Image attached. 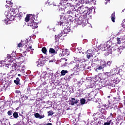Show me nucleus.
Here are the masks:
<instances>
[{"mask_svg": "<svg viewBox=\"0 0 125 125\" xmlns=\"http://www.w3.org/2000/svg\"><path fill=\"white\" fill-rule=\"evenodd\" d=\"M125 8L122 10V12H125Z\"/></svg>", "mask_w": 125, "mask_h": 125, "instance_id": "53", "label": "nucleus"}, {"mask_svg": "<svg viewBox=\"0 0 125 125\" xmlns=\"http://www.w3.org/2000/svg\"><path fill=\"white\" fill-rule=\"evenodd\" d=\"M63 34H64V33L62 31L59 34H58V37H62V36H63Z\"/></svg>", "mask_w": 125, "mask_h": 125, "instance_id": "40", "label": "nucleus"}, {"mask_svg": "<svg viewBox=\"0 0 125 125\" xmlns=\"http://www.w3.org/2000/svg\"><path fill=\"white\" fill-rule=\"evenodd\" d=\"M13 64H6V67L7 68H10V69H14L15 71H21L20 70V69L21 67H22V66H21V64H22V62H21L18 61L16 62V63L13 62Z\"/></svg>", "mask_w": 125, "mask_h": 125, "instance_id": "2", "label": "nucleus"}, {"mask_svg": "<svg viewBox=\"0 0 125 125\" xmlns=\"http://www.w3.org/2000/svg\"><path fill=\"white\" fill-rule=\"evenodd\" d=\"M15 18V16L13 15H11L8 18V20L9 21H13Z\"/></svg>", "mask_w": 125, "mask_h": 125, "instance_id": "22", "label": "nucleus"}, {"mask_svg": "<svg viewBox=\"0 0 125 125\" xmlns=\"http://www.w3.org/2000/svg\"><path fill=\"white\" fill-rule=\"evenodd\" d=\"M28 25L30 26L32 29H37V28H38V23L35 22L34 20H31L28 23Z\"/></svg>", "mask_w": 125, "mask_h": 125, "instance_id": "8", "label": "nucleus"}, {"mask_svg": "<svg viewBox=\"0 0 125 125\" xmlns=\"http://www.w3.org/2000/svg\"><path fill=\"white\" fill-rule=\"evenodd\" d=\"M62 54H65V55H69V51L68 49H65L62 50Z\"/></svg>", "mask_w": 125, "mask_h": 125, "instance_id": "20", "label": "nucleus"}, {"mask_svg": "<svg viewBox=\"0 0 125 125\" xmlns=\"http://www.w3.org/2000/svg\"><path fill=\"white\" fill-rule=\"evenodd\" d=\"M82 17L83 18V19H85V18H86V17H87V15H88V11H87V12H86V13L85 12H84L83 13H82Z\"/></svg>", "mask_w": 125, "mask_h": 125, "instance_id": "18", "label": "nucleus"}, {"mask_svg": "<svg viewBox=\"0 0 125 125\" xmlns=\"http://www.w3.org/2000/svg\"><path fill=\"white\" fill-rule=\"evenodd\" d=\"M80 103L82 105H83L85 103V100L84 99H82L80 100Z\"/></svg>", "mask_w": 125, "mask_h": 125, "instance_id": "27", "label": "nucleus"}, {"mask_svg": "<svg viewBox=\"0 0 125 125\" xmlns=\"http://www.w3.org/2000/svg\"><path fill=\"white\" fill-rule=\"evenodd\" d=\"M6 25H8V24H9V23H8V21H7V22H6Z\"/></svg>", "mask_w": 125, "mask_h": 125, "instance_id": "54", "label": "nucleus"}, {"mask_svg": "<svg viewBox=\"0 0 125 125\" xmlns=\"http://www.w3.org/2000/svg\"><path fill=\"white\" fill-rule=\"evenodd\" d=\"M107 1H110V0H107Z\"/></svg>", "mask_w": 125, "mask_h": 125, "instance_id": "57", "label": "nucleus"}, {"mask_svg": "<svg viewBox=\"0 0 125 125\" xmlns=\"http://www.w3.org/2000/svg\"><path fill=\"white\" fill-rule=\"evenodd\" d=\"M58 50H59L58 47L55 48V49L50 48L49 52L51 54H57V51H58Z\"/></svg>", "mask_w": 125, "mask_h": 125, "instance_id": "9", "label": "nucleus"}, {"mask_svg": "<svg viewBox=\"0 0 125 125\" xmlns=\"http://www.w3.org/2000/svg\"><path fill=\"white\" fill-rule=\"evenodd\" d=\"M79 101H80V100H76L75 98H72L71 100L69 101V104L72 106H74L75 104H78Z\"/></svg>", "mask_w": 125, "mask_h": 125, "instance_id": "10", "label": "nucleus"}, {"mask_svg": "<svg viewBox=\"0 0 125 125\" xmlns=\"http://www.w3.org/2000/svg\"><path fill=\"white\" fill-rule=\"evenodd\" d=\"M47 2L49 4V5H51L52 4H53V0H48Z\"/></svg>", "mask_w": 125, "mask_h": 125, "instance_id": "30", "label": "nucleus"}, {"mask_svg": "<svg viewBox=\"0 0 125 125\" xmlns=\"http://www.w3.org/2000/svg\"><path fill=\"white\" fill-rule=\"evenodd\" d=\"M60 57H61L62 56V54L60 53L59 54Z\"/></svg>", "mask_w": 125, "mask_h": 125, "instance_id": "49", "label": "nucleus"}, {"mask_svg": "<svg viewBox=\"0 0 125 125\" xmlns=\"http://www.w3.org/2000/svg\"><path fill=\"white\" fill-rule=\"evenodd\" d=\"M85 2L89 4H96V0H85Z\"/></svg>", "mask_w": 125, "mask_h": 125, "instance_id": "13", "label": "nucleus"}, {"mask_svg": "<svg viewBox=\"0 0 125 125\" xmlns=\"http://www.w3.org/2000/svg\"><path fill=\"white\" fill-rule=\"evenodd\" d=\"M70 64V65H72V64H73V65H75L76 67L78 70H79V71H83L85 69V66H84V64H81L80 65V64H76V62H71Z\"/></svg>", "mask_w": 125, "mask_h": 125, "instance_id": "4", "label": "nucleus"}, {"mask_svg": "<svg viewBox=\"0 0 125 125\" xmlns=\"http://www.w3.org/2000/svg\"><path fill=\"white\" fill-rule=\"evenodd\" d=\"M115 19H116V13L114 12L113 13L111 14V21H112L113 23H115Z\"/></svg>", "mask_w": 125, "mask_h": 125, "instance_id": "17", "label": "nucleus"}, {"mask_svg": "<svg viewBox=\"0 0 125 125\" xmlns=\"http://www.w3.org/2000/svg\"><path fill=\"white\" fill-rule=\"evenodd\" d=\"M77 17V20H75L74 23L75 26H79L80 25H82L83 23V20L82 19V17H81V16H79V18H78V16L76 17Z\"/></svg>", "mask_w": 125, "mask_h": 125, "instance_id": "7", "label": "nucleus"}, {"mask_svg": "<svg viewBox=\"0 0 125 125\" xmlns=\"http://www.w3.org/2000/svg\"><path fill=\"white\" fill-rule=\"evenodd\" d=\"M107 74H110V73H107Z\"/></svg>", "mask_w": 125, "mask_h": 125, "instance_id": "58", "label": "nucleus"}, {"mask_svg": "<svg viewBox=\"0 0 125 125\" xmlns=\"http://www.w3.org/2000/svg\"><path fill=\"white\" fill-rule=\"evenodd\" d=\"M6 59H7L8 62H9V63H12L13 62L15 63L16 61H18L20 59V58L16 59V53L13 52L10 55L7 54Z\"/></svg>", "mask_w": 125, "mask_h": 125, "instance_id": "3", "label": "nucleus"}, {"mask_svg": "<svg viewBox=\"0 0 125 125\" xmlns=\"http://www.w3.org/2000/svg\"><path fill=\"white\" fill-rule=\"evenodd\" d=\"M95 115H96V114H94L93 115V116H95Z\"/></svg>", "mask_w": 125, "mask_h": 125, "instance_id": "59", "label": "nucleus"}, {"mask_svg": "<svg viewBox=\"0 0 125 125\" xmlns=\"http://www.w3.org/2000/svg\"><path fill=\"white\" fill-rule=\"evenodd\" d=\"M27 51H30V50H34V49L32 48V46H29L26 49Z\"/></svg>", "mask_w": 125, "mask_h": 125, "instance_id": "35", "label": "nucleus"}, {"mask_svg": "<svg viewBox=\"0 0 125 125\" xmlns=\"http://www.w3.org/2000/svg\"><path fill=\"white\" fill-rule=\"evenodd\" d=\"M13 112H12V110H9L7 112V114L9 115V116H11L13 114Z\"/></svg>", "mask_w": 125, "mask_h": 125, "instance_id": "36", "label": "nucleus"}, {"mask_svg": "<svg viewBox=\"0 0 125 125\" xmlns=\"http://www.w3.org/2000/svg\"><path fill=\"white\" fill-rule=\"evenodd\" d=\"M78 6H77V11H79L80 13V14H82V13H83L84 12H85V13H86V12L87 11H88V9H89V8H88V7H85L84 6H79L78 8Z\"/></svg>", "mask_w": 125, "mask_h": 125, "instance_id": "5", "label": "nucleus"}, {"mask_svg": "<svg viewBox=\"0 0 125 125\" xmlns=\"http://www.w3.org/2000/svg\"><path fill=\"white\" fill-rule=\"evenodd\" d=\"M65 64H67V62H65Z\"/></svg>", "mask_w": 125, "mask_h": 125, "instance_id": "62", "label": "nucleus"}, {"mask_svg": "<svg viewBox=\"0 0 125 125\" xmlns=\"http://www.w3.org/2000/svg\"><path fill=\"white\" fill-rule=\"evenodd\" d=\"M18 77H21V74H18Z\"/></svg>", "mask_w": 125, "mask_h": 125, "instance_id": "51", "label": "nucleus"}, {"mask_svg": "<svg viewBox=\"0 0 125 125\" xmlns=\"http://www.w3.org/2000/svg\"><path fill=\"white\" fill-rule=\"evenodd\" d=\"M23 54H24L25 56H26V54H27V52L26 51L24 52Z\"/></svg>", "mask_w": 125, "mask_h": 125, "instance_id": "48", "label": "nucleus"}, {"mask_svg": "<svg viewBox=\"0 0 125 125\" xmlns=\"http://www.w3.org/2000/svg\"><path fill=\"white\" fill-rule=\"evenodd\" d=\"M111 125V121H109L108 122H105L104 123V125Z\"/></svg>", "mask_w": 125, "mask_h": 125, "instance_id": "38", "label": "nucleus"}, {"mask_svg": "<svg viewBox=\"0 0 125 125\" xmlns=\"http://www.w3.org/2000/svg\"><path fill=\"white\" fill-rule=\"evenodd\" d=\"M112 64V62L108 61L107 62V63H106V66H110Z\"/></svg>", "mask_w": 125, "mask_h": 125, "instance_id": "37", "label": "nucleus"}, {"mask_svg": "<svg viewBox=\"0 0 125 125\" xmlns=\"http://www.w3.org/2000/svg\"><path fill=\"white\" fill-rule=\"evenodd\" d=\"M105 67H107V65H106V62H101L100 65H98L95 71H96V72H98L99 71H100V70H103Z\"/></svg>", "mask_w": 125, "mask_h": 125, "instance_id": "6", "label": "nucleus"}, {"mask_svg": "<svg viewBox=\"0 0 125 125\" xmlns=\"http://www.w3.org/2000/svg\"><path fill=\"white\" fill-rule=\"evenodd\" d=\"M83 62V60H78L77 61V63H82Z\"/></svg>", "mask_w": 125, "mask_h": 125, "instance_id": "43", "label": "nucleus"}, {"mask_svg": "<svg viewBox=\"0 0 125 125\" xmlns=\"http://www.w3.org/2000/svg\"><path fill=\"white\" fill-rule=\"evenodd\" d=\"M19 92H20V91H18L17 93H19Z\"/></svg>", "mask_w": 125, "mask_h": 125, "instance_id": "55", "label": "nucleus"}, {"mask_svg": "<svg viewBox=\"0 0 125 125\" xmlns=\"http://www.w3.org/2000/svg\"><path fill=\"white\" fill-rule=\"evenodd\" d=\"M42 51L44 54H47L46 52L47 51V50L46 49V48L45 47L42 48Z\"/></svg>", "mask_w": 125, "mask_h": 125, "instance_id": "25", "label": "nucleus"}, {"mask_svg": "<svg viewBox=\"0 0 125 125\" xmlns=\"http://www.w3.org/2000/svg\"><path fill=\"white\" fill-rule=\"evenodd\" d=\"M55 41H56V42H57L59 41V37H58V36L56 35L55 36Z\"/></svg>", "mask_w": 125, "mask_h": 125, "instance_id": "39", "label": "nucleus"}, {"mask_svg": "<svg viewBox=\"0 0 125 125\" xmlns=\"http://www.w3.org/2000/svg\"><path fill=\"white\" fill-rule=\"evenodd\" d=\"M59 25H60V26H65V25H66V22L65 21H61L59 22Z\"/></svg>", "mask_w": 125, "mask_h": 125, "instance_id": "26", "label": "nucleus"}, {"mask_svg": "<svg viewBox=\"0 0 125 125\" xmlns=\"http://www.w3.org/2000/svg\"><path fill=\"white\" fill-rule=\"evenodd\" d=\"M11 8L12 9V10H11V12H13V14H15V13H16L15 12V11L16 10V9H17V8H14L13 7V6H11Z\"/></svg>", "mask_w": 125, "mask_h": 125, "instance_id": "24", "label": "nucleus"}, {"mask_svg": "<svg viewBox=\"0 0 125 125\" xmlns=\"http://www.w3.org/2000/svg\"><path fill=\"white\" fill-rule=\"evenodd\" d=\"M95 115H96V114H94L93 115V116H95Z\"/></svg>", "mask_w": 125, "mask_h": 125, "instance_id": "60", "label": "nucleus"}, {"mask_svg": "<svg viewBox=\"0 0 125 125\" xmlns=\"http://www.w3.org/2000/svg\"><path fill=\"white\" fill-rule=\"evenodd\" d=\"M47 113H48V116H52V115L54 114V112H53V111H48Z\"/></svg>", "mask_w": 125, "mask_h": 125, "instance_id": "33", "label": "nucleus"}, {"mask_svg": "<svg viewBox=\"0 0 125 125\" xmlns=\"http://www.w3.org/2000/svg\"><path fill=\"white\" fill-rule=\"evenodd\" d=\"M101 125V122H99L98 123L97 125Z\"/></svg>", "mask_w": 125, "mask_h": 125, "instance_id": "50", "label": "nucleus"}, {"mask_svg": "<svg viewBox=\"0 0 125 125\" xmlns=\"http://www.w3.org/2000/svg\"><path fill=\"white\" fill-rule=\"evenodd\" d=\"M15 75H17V73H16V74Z\"/></svg>", "mask_w": 125, "mask_h": 125, "instance_id": "61", "label": "nucleus"}, {"mask_svg": "<svg viewBox=\"0 0 125 125\" xmlns=\"http://www.w3.org/2000/svg\"><path fill=\"white\" fill-rule=\"evenodd\" d=\"M13 116L15 119H17V118L19 117V115H18V112H15L13 114Z\"/></svg>", "mask_w": 125, "mask_h": 125, "instance_id": "23", "label": "nucleus"}, {"mask_svg": "<svg viewBox=\"0 0 125 125\" xmlns=\"http://www.w3.org/2000/svg\"><path fill=\"white\" fill-rule=\"evenodd\" d=\"M34 117H35L36 119H43L44 115H41L39 113H36L34 114Z\"/></svg>", "mask_w": 125, "mask_h": 125, "instance_id": "14", "label": "nucleus"}, {"mask_svg": "<svg viewBox=\"0 0 125 125\" xmlns=\"http://www.w3.org/2000/svg\"><path fill=\"white\" fill-rule=\"evenodd\" d=\"M117 44H121V38H117Z\"/></svg>", "mask_w": 125, "mask_h": 125, "instance_id": "34", "label": "nucleus"}, {"mask_svg": "<svg viewBox=\"0 0 125 125\" xmlns=\"http://www.w3.org/2000/svg\"><path fill=\"white\" fill-rule=\"evenodd\" d=\"M11 71L10 72V74H12V75H14L15 74V70H14V69H12V67H11Z\"/></svg>", "mask_w": 125, "mask_h": 125, "instance_id": "32", "label": "nucleus"}, {"mask_svg": "<svg viewBox=\"0 0 125 125\" xmlns=\"http://www.w3.org/2000/svg\"><path fill=\"white\" fill-rule=\"evenodd\" d=\"M53 61H54V59H52L51 60H50V61H49V62H50H50H53Z\"/></svg>", "mask_w": 125, "mask_h": 125, "instance_id": "47", "label": "nucleus"}, {"mask_svg": "<svg viewBox=\"0 0 125 125\" xmlns=\"http://www.w3.org/2000/svg\"><path fill=\"white\" fill-rule=\"evenodd\" d=\"M18 47H22V43H19L18 44Z\"/></svg>", "mask_w": 125, "mask_h": 125, "instance_id": "42", "label": "nucleus"}, {"mask_svg": "<svg viewBox=\"0 0 125 125\" xmlns=\"http://www.w3.org/2000/svg\"><path fill=\"white\" fill-rule=\"evenodd\" d=\"M103 76H104V74H102L101 77H100V79H103V80H104L105 78H102V77H103Z\"/></svg>", "mask_w": 125, "mask_h": 125, "instance_id": "46", "label": "nucleus"}, {"mask_svg": "<svg viewBox=\"0 0 125 125\" xmlns=\"http://www.w3.org/2000/svg\"><path fill=\"white\" fill-rule=\"evenodd\" d=\"M62 60H64V61H68V59H67L66 58H62Z\"/></svg>", "mask_w": 125, "mask_h": 125, "instance_id": "44", "label": "nucleus"}, {"mask_svg": "<svg viewBox=\"0 0 125 125\" xmlns=\"http://www.w3.org/2000/svg\"><path fill=\"white\" fill-rule=\"evenodd\" d=\"M87 55L86 57L88 58V59H90V58H92L93 57V55H92V53H93V51H92V50L89 49L87 51Z\"/></svg>", "mask_w": 125, "mask_h": 125, "instance_id": "11", "label": "nucleus"}, {"mask_svg": "<svg viewBox=\"0 0 125 125\" xmlns=\"http://www.w3.org/2000/svg\"><path fill=\"white\" fill-rule=\"evenodd\" d=\"M36 64H37L38 67H39V65L41 66V64H40V62H36Z\"/></svg>", "mask_w": 125, "mask_h": 125, "instance_id": "45", "label": "nucleus"}, {"mask_svg": "<svg viewBox=\"0 0 125 125\" xmlns=\"http://www.w3.org/2000/svg\"><path fill=\"white\" fill-rule=\"evenodd\" d=\"M66 74H68L67 70H62L61 72V76H65Z\"/></svg>", "mask_w": 125, "mask_h": 125, "instance_id": "21", "label": "nucleus"}, {"mask_svg": "<svg viewBox=\"0 0 125 125\" xmlns=\"http://www.w3.org/2000/svg\"><path fill=\"white\" fill-rule=\"evenodd\" d=\"M63 32L64 34H68V33H70V32H71V29H70L69 27H66L64 28Z\"/></svg>", "mask_w": 125, "mask_h": 125, "instance_id": "16", "label": "nucleus"}, {"mask_svg": "<svg viewBox=\"0 0 125 125\" xmlns=\"http://www.w3.org/2000/svg\"><path fill=\"white\" fill-rule=\"evenodd\" d=\"M91 99H92V98H89L88 99V100H89V101H90V100H91Z\"/></svg>", "mask_w": 125, "mask_h": 125, "instance_id": "52", "label": "nucleus"}, {"mask_svg": "<svg viewBox=\"0 0 125 125\" xmlns=\"http://www.w3.org/2000/svg\"><path fill=\"white\" fill-rule=\"evenodd\" d=\"M66 10H64L63 8H61V7H59L57 9V11L59 12H60V11H65Z\"/></svg>", "mask_w": 125, "mask_h": 125, "instance_id": "28", "label": "nucleus"}, {"mask_svg": "<svg viewBox=\"0 0 125 125\" xmlns=\"http://www.w3.org/2000/svg\"><path fill=\"white\" fill-rule=\"evenodd\" d=\"M17 17H18L19 20H21L22 19V13H20L18 15Z\"/></svg>", "mask_w": 125, "mask_h": 125, "instance_id": "31", "label": "nucleus"}, {"mask_svg": "<svg viewBox=\"0 0 125 125\" xmlns=\"http://www.w3.org/2000/svg\"><path fill=\"white\" fill-rule=\"evenodd\" d=\"M25 69H26V66L25 65H23L21 67V72L22 73H25Z\"/></svg>", "mask_w": 125, "mask_h": 125, "instance_id": "29", "label": "nucleus"}, {"mask_svg": "<svg viewBox=\"0 0 125 125\" xmlns=\"http://www.w3.org/2000/svg\"><path fill=\"white\" fill-rule=\"evenodd\" d=\"M79 6L80 4H77L76 5L75 7L70 6L68 8V9H67V11H66V9L65 8L66 12H64V14L66 15V16H68V19L70 21L73 20L72 19H74L75 17H77V15H76L75 11H77V6Z\"/></svg>", "mask_w": 125, "mask_h": 125, "instance_id": "1", "label": "nucleus"}, {"mask_svg": "<svg viewBox=\"0 0 125 125\" xmlns=\"http://www.w3.org/2000/svg\"><path fill=\"white\" fill-rule=\"evenodd\" d=\"M6 2L8 4H11V5H12V4H13V3H11V1H6Z\"/></svg>", "mask_w": 125, "mask_h": 125, "instance_id": "41", "label": "nucleus"}, {"mask_svg": "<svg viewBox=\"0 0 125 125\" xmlns=\"http://www.w3.org/2000/svg\"><path fill=\"white\" fill-rule=\"evenodd\" d=\"M31 17H33V15L32 14H27L26 18H25V22H29V21H30V18H31Z\"/></svg>", "mask_w": 125, "mask_h": 125, "instance_id": "15", "label": "nucleus"}, {"mask_svg": "<svg viewBox=\"0 0 125 125\" xmlns=\"http://www.w3.org/2000/svg\"><path fill=\"white\" fill-rule=\"evenodd\" d=\"M7 61V62H8V61L7 60V59H5V60H4V61H1L0 62V67H3V66H5V67H6V65L8 64V65H10V63H6L5 62H6Z\"/></svg>", "mask_w": 125, "mask_h": 125, "instance_id": "12", "label": "nucleus"}, {"mask_svg": "<svg viewBox=\"0 0 125 125\" xmlns=\"http://www.w3.org/2000/svg\"><path fill=\"white\" fill-rule=\"evenodd\" d=\"M123 21H124V22H125V19H124V20H123Z\"/></svg>", "mask_w": 125, "mask_h": 125, "instance_id": "56", "label": "nucleus"}, {"mask_svg": "<svg viewBox=\"0 0 125 125\" xmlns=\"http://www.w3.org/2000/svg\"><path fill=\"white\" fill-rule=\"evenodd\" d=\"M14 82L17 84V85H18V84H21L20 83V79L19 78L17 77L16 79V80L14 81Z\"/></svg>", "mask_w": 125, "mask_h": 125, "instance_id": "19", "label": "nucleus"}]
</instances>
